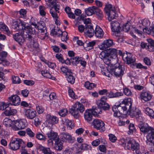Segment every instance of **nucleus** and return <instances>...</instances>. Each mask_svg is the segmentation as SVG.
Wrapping results in <instances>:
<instances>
[{"mask_svg": "<svg viewBox=\"0 0 154 154\" xmlns=\"http://www.w3.org/2000/svg\"><path fill=\"white\" fill-rule=\"evenodd\" d=\"M123 92L125 95L127 96H130L132 94L131 90L129 88H125L123 89Z\"/></svg>", "mask_w": 154, "mask_h": 154, "instance_id": "obj_55", "label": "nucleus"}, {"mask_svg": "<svg viewBox=\"0 0 154 154\" xmlns=\"http://www.w3.org/2000/svg\"><path fill=\"white\" fill-rule=\"evenodd\" d=\"M9 99L12 102L11 104L13 105L17 106L19 105L20 102V99L17 95L12 96L9 97Z\"/></svg>", "mask_w": 154, "mask_h": 154, "instance_id": "obj_22", "label": "nucleus"}, {"mask_svg": "<svg viewBox=\"0 0 154 154\" xmlns=\"http://www.w3.org/2000/svg\"><path fill=\"white\" fill-rule=\"evenodd\" d=\"M152 96L149 92L143 91L141 92L140 94V97L141 100L145 101L150 100L151 99Z\"/></svg>", "mask_w": 154, "mask_h": 154, "instance_id": "obj_18", "label": "nucleus"}, {"mask_svg": "<svg viewBox=\"0 0 154 154\" xmlns=\"http://www.w3.org/2000/svg\"><path fill=\"white\" fill-rule=\"evenodd\" d=\"M114 7H112L111 4H107L105 5V6L104 8V11L107 14V13L109 12L112 8H114Z\"/></svg>", "mask_w": 154, "mask_h": 154, "instance_id": "obj_46", "label": "nucleus"}, {"mask_svg": "<svg viewBox=\"0 0 154 154\" xmlns=\"http://www.w3.org/2000/svg\"><path fill=\"white\" fill-rule=\"evenodd\" d=\"M9 104H6L4 102H0V110H4L7 109Z\"/></svg>", "mask_w": 154, "mask_h": 154, "instance_id": "obj_51", "label": "nucleus"}, {"mask_svg": "<svg viewBox=\"0 0 154 154\" xmlns=\"http://www.w3.org/2000/svg\"><path fill=\"white\" fill-rule=\"evenodd\" d=\"M24 143L23 140L20 139L16 138L15 140H12L9 146L11 149L14 150H16L19 148L20 146Z\"/></svg>", "mask_w": 154, "mask_h": 154, "instance_id": "obj_10", "label": "nucleus"}, {"mask_svg": "<svg viewBox=\"0 0 154 154\" xmlns=\"http://www.w3.org/2000/svg\"><path fill=\"white\" fill-rule=\"evenodd\" d=\"M132 139H122L119 141V144L125 149H130Z\"/></svg>", "mask_w": 154, "mask_h": 154, "instance_id": "obj_17", "label": "nucleus"}, {"mask_svg": "<svg viewBox=\"0 0 154 154\" xmlns=\"http://www.w3.org/2000/svg\"><path fill=\"white\" fill-rule=\"evenodd\" d=\"M101 112L100 109L97 107L91 109H87L84 113V118L88 122L91 121L92 119L93 116H97Z\"/></svg>", "mask_w": 154, "mask_h": 154, "instance_id": "obj_4", "label": "nucleus"}, {"mask_svg": "<svg viewBox=\"0 0 154 154\" xmlns=\"http://www.w3.org/2000/svg\"><path fill=\"white\" fill-rule=\"evenodd\" d=\"M150 25V22L149 20L146 19L140 20L137 24V27L140 29L142 27H148Z\"/></svg>", "mask_w": 154, "mask_h": 154, "instance_id": "obj_28", "label": "nucleus"}, {"mask_svg": "<svg viewBox=\"0 0 154 154\" xmlns=\"http://www.w3.org/2000/svg\"><path fill=\"white\" fill-rule=\"evenodd\" d=\"M66 125L72 128L74 127V124L71 120L66 119Z\"/></svg>", "mask_w": 154, "mask_h": 154, "instance_id": "obj_54", "label": "nucleus"}, {"mask_svg": "<svg viewBox=\"0 0 154 154\" xmlns=\"http://www.w3.org/2000/svg\"><path fill=\"white\" fill-rule=\"evenodd\" d=\"M109 140L112 142H115L117 140L116 137L113 134H109Z\"/></svg>", "mask_w": 154, "mask_h": 154, "instance_id": "obj_64", "label": "nucleus"}, {"mask_svg": "<svg viewBox=\"0 0 154 154\" xmlns=\"http://www.w3.org/2000/svg\"><path fill=\"white\" fill-rule=\"evenodd\" d=\"M89 146L90 147V146L87 144H82L79 147V149H80L81 150H85L88 149Z\"/></svg>", "mask_w": 154, "mask_h": 154, "instance_id": "obj_60", "label": "nucleus"}, {"mask_svg": "<svg viewBox=\"0 0 154 154\" xmlns=\"http://www.w3.org/2000/svg\"><path fill=\"white\" fill-rule=\"evenodd\" d=\"M68 34L66 31L62 32L60 29H58V37L60 38L62 41H66L67 39Z\"/></svg>", "mask_w": 154, "mask_h": 154, "instance_id": "obj_36", "label": "nucleus"}, {"mask_svg": "<svg viewBox=\"0 0 154 154\" xmlns=\"http://www.w3.org/2000/svg\"><path fill=\"white\" fill-rule=\"evenodd\" d=\"M68 82L71 84H73L75 82V78L73 76V73L72 72L71 73L66 75V77Z\"/></svg>", "mask_w": 154, "mask_h": 154, "instance_id": "obj_42", "label": "nucleus"}, {"mask_svg": "<svg viewBox=\"0 0 154 154\" xmlns=\"http://www.w3.org/2000/svg\"><path fill=\"white\" fill-rule=\"evenodd\" d=\"M123 60L126 61L127 63L129 64L134 63L135 61L134 57H132V55L130 53H127L126 54L123 55L122 56Z\"/></svg>", "mask_w": 154, "mask_h": 154, "instance_id": "obj_20", "label": "nucleus"}, {"mask_svg": "<svg viewBox=\"0 0 154 154\" xmlns=\"http://www.w3.org/2000/svg\"><path fill=\"white\" fill-rule=\"evenodd\" d=\"M94 14L96 15L97 18L99 20H102L104 17V14L102 11L97 7H96Z\"/></svg>", "mask_w": 154, "mask_h": 154, "instance_id": "obj_34", "label": "nucleus"}, {"mask_svg": "<svg viewBox=\"0 0 154 154\" xmlns=\"http://www.w3.org/2000/svg\"><path fill=\"white\" fill-rule=\"evenodd\" d=\"M4 112L6 116H13L17 113V111L15 109H11L10 107H8Z\"/></svg>", "mask_w": 154, "mask_h": 154, "instance_id": "obj_39", "label": "nucleus"}, {"mask_svg": "<svg viewBox=\"0 0 154 154\" xmlns=\"http://www.w3.org/2000/svg\"><path fill=\"white\" fill-rule=\"evenodd\" d=\"M14 127V128L15 127V130H18L24 129L26 127V124L23 121H20L16 122L15 123Z\"/></svg>", "mask_w": 154, "mask_h": 154, "instance_id": "obj_32", "label": "nucleus"}, {"mask_svg": "<svg viewBox=\"0 0 154 154\" xmlns=\"http://www.w3.org/2000/svg\"><path fill=\"white\" fill-rule=\"evenodd\" d=\"M132 103V100L131 98H127L123 99L119 105L114 106L112 107V110L114 112V116L120 118L122 114L127 113V109L130 113Z\"/></svg>", "mask_w": 154, "mask_h": 154, "instance_id": "obj_1", "label": "nucleus"}, {"mask_svg": "<svg viewBox=\"0 0 154 154\" xmlns=\"http://www.w3.org/2000/svg\"><path fill=\"white\" fill-rule=\"evenodd\" d=\"M42 28L39 27L40 31L38 33V38L41 39H45L48 36L47 34V30L45 27L42 26Z\"/></svg>", "mask_w": 154, "mask_h": 154, "instance_id": "obj_25", "label": "nucleus"}, {"mask_svg": "<svg viewBox=\"0 0 154 154\" xmlns=\"http://www.w3.org/2000/svg\"><path fill=\"white\" fill-rule=\"evenodd\" d=\"M129 131H128V134H132L133 132L136 131L134 125L133 124L130 123L128 126Z\"/></svg>", "mask_w": 154, "mask_h": 154, "instance_id": "obj_45", "label": "nucleus"}, {"mask_svg": "<svg viewBox=\"0 0 154 154\" xmlns=\"http://www.w3.org/2000/svg\"><path fill=\"white\" fill-rule=\"evenodd\" d=\"M68 92L69 96L73 99L75 98V95L73 91L71 89H69L68 91Z\"/></svg>", "mask_w": 154, "mask_h": 154, "instance_id": "obj_62", "label": "nucleus"}, {"mask_svg": "<svg viewBox=\"0 0 154 154\" xmlns=\"http://www.w3.org/2000/svg\"><path fill=\"white\" fill-rule=\"evenodd\" d=\"M26 133L30 137L32 138L35 136V134L29 128H28L26 129Z\"/></svg>", "mask_w": 154, "mask_h": 154, "instance_id": "obj_49", "label": "nucleus"}, {"mask_svg": "<svg viewBox=\"0 0 154 154\" xmlns=\"http://www.w3.org/2000/svg\"><path fill=\"white\" fill-rule=\"evenodd\" d=\"M96 84L91 83L89 81L86 82L85 84V86L87 89L91 90L96 86Z\"/></svg>", "mask_w": 154, "mask_h": 154, "instance_id": "obj_44", "label": "nucleus"}, {"mask_svg": "<svg viewBox=\"0 0 154 154\" xmlns=\"http://www.w3.org/2000/svg\"><path fill=\"white\" fill-rule=\"evenodd\" d=\"M25 38L29 44L30 47L32 48L33 50H35L38 48L39 45L37 42L36 37L35 36H32L29 34H26Z\"/></svg>", "mask_w": 154, "mask_h": 154, "instance_id": "obj_6", "label": "nucleus"}, {"mask_svg": "<svg viewBox=\"0 0 154 154\" xmlns=\"http://www.w3.org/2000/svg\"><path fill=\"white\" fill-rule=\"evenodd\" d=\"M107 101V96H103L101 97L100 99L97 102L98 108L100 110L102 109L104 110H108L110 108L109 104L106 103Z\"/></svg>", "mask_w": 154, "mask_h": 154, "instance_id": "obj_8", "label": "nucleus"}, {"mask_svg": "<svg viewBox=\"0 0 154 154\" xmlns=\"http://www.w3.org/2000/svg\"><path fill=\"white\" fill-rule=\"evenodd\" d=\"M25 32L24 33L23 36L25 38V35L26 34H29L32 36H35L34 34L35 33V29L33 28L31 26H27L26 27Z\"/></svg>", "mask_w": 154, "mask_h": 154, "instance_id": "obj_29", "label": "nucleus"}, {"mask_svg": "<svg viewBox=\"0 0 154 154\" xmlns=\"http://www.w3.org/2000/svg\"><path fill=\"white\" fill-rule=\"evenodd\" d=\"M23 82L24 83L25 85L29 86L32 85L34 84V82L32 80H26L23 81Z\"/></svg>", "mask_w": 154, "mask_h": 154, "instance_id": "obj_61", "label": "nucleus"}, {"mask_svg": "<svg viewBox=\"0 0 154 154\" xmlns=\"http://www.w3.org/2000/svg\"><path fill=\"white\" fill-rule=\"evenodd\" d=\"M84 15H82L81 16V19H82L83 21V23L84 24L87 25V24H89L91 22V20L90 18H85L83 17Z\"/></svg>", "mask_w": 154, "mask_h": 154, "instance_id": "obj_57", "label": "nucleus"}, {"mask_svg": "<svg viewBox=\"0 0 154 154\" xmlns=\"http://www.w3.org/2000/svg\"><path fill=\"white\" fill-rule=\"evenodd\" d=\"M108 16V18L109 21H111L112 20L115 18L117 16V14L116 13L115 8H112L110 11L106 14Z\"/></svg>", "mask_w": 154, "mask_h": 154, "instance_id": "obj_37", "label": "nucleus"}, {"mask_svg": "<svg viewBox=\"0 0 154 154\" xmlns=\"http://www.w3.org/2000/svg\"><path fill=\"white\" fill-rule=\"evenodd\" d=\"M61 71L66 75L72 72L71 70L67 66H62L60 68Z\"/></svg>", "mask_w": 154, "mask_h": 154, "instance_id": "obj_43", "label": "nucleus"}, {"mask_svg": "<svg viewBox=\"0 0 154 154\" xmlns=\"http://www.w3.org/2000/svg\"><path fill=\"white\" fill-rule=\"evenodd\" d=\"M66 142L72 143L74 142V140L68 133L62 132L60 133L59 136H58V151H60L63 149V143Z\"/></svg>", "mask_w": 154, "mask_h": 154, "instance_id": "obj_2", "label": "nucleus"}, {"mask_svg": "<svg viewBox=\"0 0 154 154\" xmlns=\"http://www.w3.org/2000/svg\"><path fill=\"white\" fill-rule=\"evenodd\" d=\"M148 146V149L152 152H154V143L153 142L146 143Z\"/></svg>", "mask_w": 154, "mask_h": 154, "instance_id": "obj_47", "label": "nucleus"}, {"mask_svg": "<svg viewBox=\"0 0 154 154\" xmlns=\"http://www.w3.org/2000/svg\"><path fill=\"white\" fill-rule=\"evenodd\" d=\"M130 149L133 152L134 154H140V150L139 144L136 142L135 140L132 139L131 143Z\"/></svg>", "mask_w": 154, "mask_h": 154, "instance_id": "obj_16", "label": "nucleus"}, {"mask_svg": "<svg viewBox=\"0 0 154 154\" xmlns=\"http://www.w3.org/2000/svg\"><path fill=\"white\" fill-rule=\"evenodd\" d=\"M38 149L44 153V154H52L50 148L44 147L41 145L38 147Z\"/></svg>", "mask_w": 154, "mask_h": 154, "instance_id": "obj_38", "label": "nucleus"}, {"mask_svg": "<svg viewBox=\"0 0 154 154\" xmlns=\"http://www.w3.org/2000/svg\"><path fill=\"white\" fill-rule=\"evenodd\" d=\"M13 26L14 29L19 32V34L24 35L26 27L25 24L21 22L20 23L17 22L14 23Z\"/></svg>", "mask_w": 154, "mask_h": 154, "instance_id": "obj_14", "label": "nucleus"}, {"mask_svg": "<svg viewBox=\"0 0 154 154\" xmlns=\"http://www.w3.org/2000/svg\"><path fill=\"white\" fill-rule=\"evenodd\" d=\"M85 110L84 106L79 102L75 103L69 109V112L75 118H78L79 116V111L81 113H82Z\"/></svg>", "mask_w": 154, "mask_h": 154, "instance_id": "obj_3", "label": "nucleus"}, {"mask_svg": "<svg viewBox=\"0 0 154 154\" xmlns=\"http://www.w3.org/2000/svg\"><path fill=\"white\" fill-rule=\"evenodd\" d=\"M94 127L97 129L103 132L105 131L104 123L101 120L99 119H94L93 122Z\"/></svg>", "mask_w": 154, "mask_h": 154, "instance_id": "obj_15", "label": "nucleus"}, {"mask_svg": "<svg viewBox=\"0 0 154 154\" xmlns=\"http://www.w3.org/2000/svg\"><path fill=\"white\" fill-rule=\"evenodd\" d=\"M137 27L139 29H138L134 27L133 28L132 30L133 32H134L135 34H137L139 35H141L142 32L141 31V30H142L141 29H140V28H139L137 26Z\"/></svg>", "mask_w": 154, "mask_h": 154, "instance_id": "obj_59", "label": "nucleus"}, {"mask_svg": "<svg viewBox=\"0 0 154 154\" xmlns=\"http://www.w3.org/2000/svg\"><path fill=\"white\" fill-rule=\"evenodd\" d=\"M140 131L144 134L148 133L152 127H150L146 123L140 122L138 125Z\"/></svg>", "mask_w": 154, "mask_h": 154, "instance_id": "obj_13", "label": "nucleus"}, {"mask_svg": "<svg viewBox=\"0 0 154 154\" xmlns=\"http://www.w3.org/2000/svg\"><path fill=\"white\" fill-rule=\"evenodd\" d=\"M145 113L148 115L151 119L154 118V112L153 110L149 107H147L145 110Z\"/></svg>", "mask_w": 154, "mask_h": 154, "instance_id": "obj_41", "label": "nucleus"}, {"mask_svg": "<svg viewBox=\"0 0 154 154\" xmlns=\"http://www.w3.org/2000/svg\"><path fill=\"white\" fill-rule=\"evenodd\" d=\"M57 117L55 116H51L50 114H47L46 115V125L50 127V125L51 126L53 125L56 123Z\"/></svg>", "mask_w": 154, "mask_h": 154, "instance_id": "obj_19", "label": "nucleus"}, {"mask_svg": "<svg viewBox=\"0 0 154 154\" xmlns=\"http://www.w3.org/2000/svg\"><path fill=\"white\" fill-rule=\"evenodd\" d=\"M94 31L92 26L89 25L85 26V35L89 37H92L94 34Z\"/></svg>", "mask_w": 154, "mask_h": 154, "instance_id": "obj_23", "label": "nucleus"}, {"mask_svg": "<svg viewBox=\"0 0 154 154\" xmlns=\"http://www.w3.org/2000/svg\"><path fill=\"white\" fill-rule=\"evenodd\" d=\"M94 33L95 35L98 38L102 37L103 35L102 29L98 26H96Z\"/></svg>", "mask_w": 154, "mask_h": 154, "instance_id": "obj_31", "label": "nucleus"}, {"mask_svg": "<svg viewBox=\"0 0 154 154\" xmlns=\"http://www.w3.org/2000/svg\"><path fill=\"white\" fill-rule=\"evenodd\" d=\"M45 63L47 64L50 68H54L56 67V64L54 63L46 61L45 62Z\"/></svg>", "mask_w": 154, "mask_h": 154, "instance_id": "obj_63", "label": "nucleus"}, {"mask_svg": "<svg viewBox=\"0 0 154 154\" xmlns=\"http://www.w3.org/2000/svg\"><path fill=\"white\" fill-rule=\"evenodd\" d=\"M0 30L5 31L8 35L11 36L12 34V32L10 31L6 26L4 24H3L2 23H0Z\"/></svg>", "mask_w": 154, "mask_h": 154, "instance_id": "obj_40", "label": "nucleus"}, {"mask_svg": "<svg viewBox=\"0 0 154 154\" xmlns=\"http://www.w3.org/2000/svg\"><path fill=\"white\" fill-rule=\"evenodd\" d=\"M23 114L27 119H32L36 116L37 113L35 110L31 109H24Z\"/></svg>", "mask_w": 154, "mask_h": 154, "instance_id": "obj_11", "label": "nucleus"}, {"mask_svg": "<svg viewBox=\"0 0 154 154\" xmlns=\"http://www.w3.org/2000/svg\"><path fill=\"white\" fill-rule=\"evenodd\" d=\"M130 113L132 114L134 116H135L137 120L139 121L140 122H142L143 120V118L142 116V114L140 110L137 108H135L134 110L133 109L131 111Z\"/></svg>", "mask_w": 154, "mask_h": 154, "instance_id": "obj_21", "label": "nucleus"}, {"mask_svg": "<svg viewBox=\"0 0 154 154\" xmlns=\"http://www.w3.org/2000/svg\"><path fill=\"white\" fill-rule=\"evenodd\" d=\"M48 137L49 138H51L54 141L55 146H54L55 148L58 147V138L57 137V134L54 133L52 131L48 132L47 134Z\"/></svg>", "mask_w": 154, "mask_h": 154, "instance_id": "obj_27", "label": "nucleus"}, {"mask_svg": "<svg viewBox=\"0 0 154 154\" xmlns=\"http://www.w3.org/2000/svg\"><path fill=\"white\" fill-rule=\"evenodd\" d=\"M99 57L103 60L104 62L106 64H109L110 63L111 57L103 51H102L99 55Z\"/></svg>", "mask_w": 154, "mask_h": 154, "instance_id": "obj_24", "label": "nucleus"}, {"mask_svg": "<svg viewBox=\"0 0 154 154\" xmlns=\"http://www.w3.org/2000/svg\"><path fill=\"white\" fill-rule=\"evenodd\" d=\"M146 143L152 142L154 140V128H152L146 136Z\"/></svg>", "mask_w": 154, "mask_h": 154, "instance_id": "obj_30", "label": "nucleus"}, {"mask_svg": "<svg viewBox=\"0 0 154 154\" xmlns=\"http://www.w3.org/2000/svg\"><path fill=\"white\" fill-rule=\"evenodd\" d=\"M117 50L114 48H110L106 50V54L111 57H116Z\"/></svg>", "mask_w": 154, "mask_h": 154, "instance_id": "obj_33", "label": "nucleus"}, {"mask_svg": "<svg viewBox=\"0 0 154 154\" xmlns=\"http://www.w3.org/2000/svg\"><path fill=\"white\" fill-rule=\"evenodd\" d=\"M112 35L114 38H116L120 35L121 29L120 24L117 22H112L111 23Z\"/></svg>", "mask_w": 154, "mask_h": 154, "instance_id": "obj_7", "label": "nucleus"}, {"mask_svg": "<svg viewBox=\"0 0 154 154\" xmlns=\"http://www.w3.org/2000/svg\"><path fill=\"white\" fill-rule=\"evenodd\" d=\"M67 113V110L66 109H63L60 110L59 112H58V114L62 117H64L66 115Z\"/></svg>", "mask_w": 154, "mask_h": 154, "instance_id": "obj_53", "label": "nucleus"}, {"mask_svg": "<svg viewBox=\"0 0 154 154\" xmlns=\"http://www.w3.org/2000/svg\"><path fill=\"white\" fill-rule=\"evenodd\" d=\"M12 82L14 84H19L21 82V80L18 76H12Z\"/></svg>", "mask_w": 154, "mask_h": 154, "instance_id": "obj_52", "label": "nucleus"}, {"mask_svg": "<svg viewBox=\"0 0 154 154\" xmlns=\"http://www.w3.org/2000/svg\"><path fill=\"white\" fill-rule=\"evenodd\" d=\"M13 36V38L15 41L17 42L20 45H22L25 40V38L23 37L22 36L23 34H20L19 33L15 34V35L11 34Z\"/></svg>", "mask_w": 154, "mask_h": 154, "instance_id": "obj_26", "label": "nucleus"}, {"mask_svg": "<svg viewBox=\"0 0 154 154\" xmlns=\"http://www.w3.org/2000/svg\"><path fill=\"white\" fill-rule=\"evenodd\" d=\"M36 137L40 140H45L46 139L45 137L39 132H38L36 134Z\"/></svg>", "mask_w": 154, "mask_h": 154, "instance_id": "obj_48", "label": "nucleus"}, {"mask_svg": "<svg viewBox=\"0 0 154 154\" xmlns=\"http://www.w3.org/2000/svg\"><path fill=\"white\" fill-rule=\"evenodd\" d=\"M58 1L57 0H54L52 2L49 3H46L48 7H51V8L50 9V13L51 14L52 17L55 18V23L57 25H58V21L57 18V11H58L57 8V4Z\"/></svg>", "mask_w": 154, "mask_h": 154, "instance_id": "obj_5", "label": "nucleus"}, {"mask_svg": "<svg viewBox=\"0 0 154 154\" xmlns=\"http://www.w3.org/2000/svg\"><path fill=\"white\" fill-rule=\"evenodd\" d=\"M124 66L118 63L115 65L114 68L113 70V72L116 77L117 78H120L121 79L124 74Z\"/></svg>", "mask_w": 154, "mask_h": 154, "instance_id": "obj_9", "label": "nucleus"}, {"mask_svg": "<svg viewBox=\"0 0 154 154\" xmlns=\"http://www.w3.org/2000/svg\"><path fill=\"white\" fill-rule=\"evenodd\" d=\"M96 7V6H92L85 8V14L88 16H90L94 14Z\"/></svg>", "mask_w": 154, "mask_h": 154, "instance_id": "obj_35", "label": "nucleus"}, {"mask_svg": "<svg viewBox=\"0 0 154 154\" xmlns=\"http://www.w3.org/2000/svg\"><path fill=\"white\" fill-rule=\"evenodd\" d=\"M36 110L39 114L42 113L44 110V109L42 106H39L38 105H36Z\"/></svg>", "mask_w": 154, "mask_h": 154, "instance_id": "obj_58", "label": "nucleus"}, {"mask_svg": "<svg viewBox=\"0 0 154 154\" xmlns=\"http://www.w3.org/2000/svg\"><path fill=\"white\" fill-rule=\"evenodd\" d=\"M45 8L43 6L40 5L39 7V13L41 15L44 16L45 15L46 12L45 11Z\"/></svg>", "mask_w": 154, "mask_h": 154, "instance_id": "obj_56", "label": "nucleus"}, {"mask_svg": "<svg viewBox=\"0 0 154 154\" xmlns=\"http://www.w3.org/2000/svg\"><path fill=\"white\" fill-rule=\"evenodd\" d=\"M80 59L79 57H75L73 58H71L68 60L69 62H72V63H78L80 61Z\"/></svg>", "mask_w": 154, "mask_h": 154, "instance_id": "obj_50", "label": "nucleus"}, {"mask_svg": "<svg viewBox=\"0 0 154 154\" xmlns=\"http://www.w3.org/2000/svg\"><path fill=\"white\" fill-rule=\"evenodd\" d=\"M113 41L112 39H108L105 40L99 46V49L102 50H106L108 48L114 45Z\"/></svg>", "mask_w": 154, "mask_h": 154, "instance_id": "obj_12", "label": "nucleus"}]
</instances>
